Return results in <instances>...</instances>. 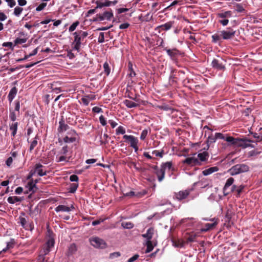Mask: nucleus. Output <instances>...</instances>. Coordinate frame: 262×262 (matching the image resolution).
Masks as SVG:
<instances>
[{
  "label": "nucleus",
  "mask_w": 262,
  "mask_h": 262,
  "mask_svg": "<svg viewBox=\"0 0 262 262\" xmlns=\"http://www.w3.org/2000/svg\"><path fill=\"white\" fill-rule=\"evenodd\" d=\"M14 245L13 240H11L10 242L7 243V247L2 250V252H6L8 249L12 248Z\"/></svg>",
  "instance_id": "8fccbe9b"
},
{
  "label": "nucleus",
  "mask_w": 262,
  "mask_h": 262,
  "mask_svg": "<svg viewBox=\"0 0 262 262\" xmlns=\"http://www.w3.org/2000/svg\"><path fill=\"white\" fill-rule=\"evenodd\" d=\"M77 250V249L76 245L75 244H72L69 246L68 248V250L67 255L68 256L72 255L76 252Z\"/></svg>",
  "instance_id": "bb28decb"
},
{
  "label": "nucleus",
  "mask_w": 262,
  "mask_h": 262,
  "mask_svg": "<svg viewBox=\"0 0 262 262\" xmlns=\"http://www.w3.org/2000/svg\"><path fill=\"white\" fill-rule=\"evenodd\" d=\"M143 244L144 246L147 247V248L145 250L146 253L150 252L154 249L155 246L153 245L152 242L151 241H145Z\"/></svg>",
  "instance_id": "393cba45"
},
{
  "label": "nucleus",
  "mask_w": 262,
  "mask_h": 262,
  "mask_svg": "<svg viewBox=\"0 0 262 262\" xmlns=\"http://www.w3.org/2000/svg\"><path fill=\"white\" fill-rule=\"evenodd\" d=\"M124 104L128 108H134L138 106V104L133 101L126 99L124 101Z\"/></svg>",
  "instance_id": "473e14b6"
},
{
  "label": "nucleus",
  "mask_w": 262,
  "mask_h": 262,
  "mask_svg": "<svg viewBox=\"0 0 262 262\" xmlns=\"http://www.w3.org/2000/svg\"><path fill=\"white\" fill-rule=\"evenodd\" d=\"M216 140V138L215 135L214 136H213L211 133L210 134H209L208 137L207 141H206L207 144V149H208L210 145L212 143L215 142Z\"/></svg>",
  "instance_id": "7c9ffc66"
},
{
  "label": "nucleus",
  "mask_w": 262,
  "mask_h": 262,
  "mask_svg": "<svg viewBox=\"0 0 262 262\" xmlns=\"http://www.w3.org/2000/svg\"><path fill=\"white\" fill-rule=\"evenodd\" d=\"M23 199L20 197L17 196H9L7 201L10 204H14L15 203L21 202Z\"/></svg>",
  "instance_id": "2f4dec72"
},
{
  "label": "nucleus",
  "mask_w": 262,
  "mask_h": 262,
  "mask_svg": "<svg viewBox=\"0 0 262 262\" xmlns=\"http://www.w3.org/2000/svg\"><path fill=\"white\" fill-rule=\"evenodd\" d=\"M121 226L124 229H129L133 228L134 227V225L132 223L130 222H122L121 223Z\"/></svg>",
  "instance_id": "4c0bfd02"
},
{
  "label": "nucleus",
  "mask_w": 262,
  "mask_h": 262,
  "mask_svg": "<svg viewBox=\"0 0 262 262\" xmlns=\"http://www.w3.org/2000/svg\"><path fill=\"white\" fill-rule=\"evenodd\" d=\"M148 133V130L147 129H145L143 130L140 135L141 140H144L146 138Z\"/></svg>",
  "instance_id": "3c124183"
},
{
  "label": "nucleus",
  "mask_w": 262,
  "mask_h": 262,
  "mask_svg": "<svg viewBox=\"0 0 262 262\" xmlns=\"http://www.w3.org/2000/svg\"><path fill=\"white\" fill-rule=\"evenodd\" d=\"M249 170V166L244 163L238 164L233 166L229 170L228 172L231 176H235L242 173L247 172Z\"/></svg>",
  "instance_id": "7ed1b4c3"
},
{
  "label": "nucleus",
  "mask_w": 262,
  "mask_h": 262,
  "mask_svg": "<svg viewBox=\"0 0 262 262\" xmlns=\"http://www.w3.org/2000/svg\"><path fill=\"white\" fill-rule=\"evenodd\" d=\"M218 170L219 168L217 166L211 167L203 170L202 174L204 176H207L213 173V172L217 171Z\"/></svg>",
  "instance_id": "412c9836"
},
{
  "label": "nucleus",
  "mask_w": 262,
  "mask_h": 262,
  "mask_svg": "<svg viewBox=\"0 0 262 262\" xmlns=\"http://www.w3.org/2000/svg\"><path fill=\"white\" fill-rule=\"evenodd\" d=\"M116 133L117 135H123L125 133V129L122 126H119L116 130Z\"/></svg>",
  "instance_id": "37998d69"
},
{
  "label": "nucleus",
  "mask_w": 262,
  "mask_h": 262,
  "mask_svg": "<svg viewBox=\"0 0 262 262\" xmlns=\"http://www.w3.org/2000/svg\"><path fill=\"white\" fill-rule=\"evenodd\" d=\"M48 232L49 234V239L46 243V248L44 251L45 254H47L51 251V248L54 247L55 244V241L52 236V233H50L49 231H48Z\"/></svg>",
  "instance_id": "1a4fd4ad"
},
{
  "label": "nucleus",
  "mask_w": 262,
  "mask_h": 262,
  "mask_svg": "<svg viewBox=\"0 0 262 262\" xmlns=\"http://www.w3.org/2000/svg\"><path fill=\"white\" fill-rule=\"evenodd\" d=\"M92 111L96 113H99L102 112V110L98 106H95L92 108Z\"/></svg>",
  "instance_id": "774afa93"
},
{
  "label": "nucleus",
  "mask_w": 262,
  "mask_h": 262,
  "mask_svg": "<svg viewBox=\"0 0 262 262\" xmlns=\"http://www.w3.org/2000/svg\"><path fill=\"white\" fill-rule=\"evenodd\" d=\"M196 154H194L193 157H188L186 158L184 160L182 161V163L184 164H186L189 166H196V165H200L201 163H200L198 159L195 157Z\"/></svg>",
  "instance_id": "6e6552de"
},
{
  "label": "nucleus",
  "mask_w": 262,
  "mask_h": 262,
  "mask_svg": "<svg viewBox=\"0 0 262 262\" xmlns=\"http://www.w3.org/2000/svg\"><path fill=\"white\" fill-rule=\"evenodd\" d=\"M79 22L78 21H76L73 23L70 27L69 28V32H73L74 31L77 27L79 25Z\"/></svg>",
  "instance_id": "de8ad7c7"
},
{
  "label": "nucleus",
  "mask_w": 262,
  "mask_h": 262,
  "mask_svg": "<svg viewBox=\"0 0 262 262\" xmlns=\"http://www.w3.org/2000/svg\"><path fill=\"white\" fill-rule=\"evenodd\" d=\"M90 241L91 245L94 247L103 248L105 246L104 241L99 237H92Z\"/></svg>",
  "instance_id": "423d86ee"
},
{
  "label": "nucleus",
  "mask_w": 262,
  "mask_h": 262,
  "mask_svg": "<svg viewBox=\"0 0 262 262\" xmlns=\"http://www.w3.org/2000/svg\"><path fill=\"white\" fill-rule=\"evenodd\" d=\"M261 153H262V149L260 147H258L255 149L249 151L248 156V157H256Z\"/></svg>",
  "instance_id": "4be33fe9"
},
{
  "label": "nucleus",
  "mask_w": 262,
  "mask_h": 262,
  "mask_svg": "<svg viewBox=\"0 0 262 262\" xmlns=\"http://www.w3.org/2000/svg\"><path fill=\"white\" fill-rule=\"evenodd\" d=\"M67 136H72V137L74 136V137H75L76 138L77 134H76V132L74 130L70 129V130H69L68 132Z\"/></svg>",
  "instance_id": "e2e57ef3"
},
{
  "label": "nucleus",
  "mask_w": 262,
  "mask_h": 262,
  "mask_svg": "<svg viewBox=\"0 0 262 262\" xmlns=\"http://www.w3.org/2000/svg\"><path fill=\"white\" fill-rule=\"evenodd\" d=\"M26 42L25 38H17L14 40V45H21Z\"/></svg>",
  "instance_id": "79ce46f5"
},
{
  "label": "nucleus",
  "mask_w": 262,
  "mask_h": 262,
  "mask_svg": "<svg viewBox=\"0 0 262 262\" xmlns=\"http://www.w3.org/2000/svg\"><path fill=\"white\" fill-rule=\"evenodd\" d=\"M5 1L7 2L8 5L11 8L13 7L16 4V3L14 0H5Z\"/></svg>",
  "instance_id": "69168bd1"
},
{
  "label": "nucleus",
  "mask_w": 262,
  "mask_h": 262,
  "mask_svg": "<svg viewBox=\"0 0 262 262\" xmlns=\"http://www.w3.org/2000/svg\"><path fill=\"white\" fill-rule=\"evenodd\" d=\"M10 129L12 130V135L14 136L16 134L17 129V123L13 122L10 125Z\"/></svg>",
  "instance_id": "e433bc0d"
},
{
  "label": "nucleus",
  "mask_w": 262,
  "mask_h": 262,
  "mask_svg": "<svg viewBox=\"0 0 262 262\" xmlns=\"http://www.w3.org/2000/svg\"><path fill=\"white\" fill-rule=\"evenodd\" d=\"M192 190L193 189H187L186 190L180 191L177 193H175L174 197L179 201L183 200L187 198Z\"/></svg>",
  "instance_id": "0eeeda50"
},
{
  "label": "nucleus",
  "mask_w": 262,
  "mask_h": 262,
  "mask_svg": "<svg viewBox=\"0 0 262 262\" xmlns=\"http://www.w3.org/2000/svg\"><path fill=\"white\" fill-rule=\"evenodd\" d=\"M139 257V255L138 254H135L132 257L129 258L128 259L127 262H134L135 260H136Z\"/></svg>",
  "instance_id": "0e129e2a"
},
{
  "label": "nucleus",
  "mask_w": 262,
  "mask_h": 262,
  "mask_svg": "<svg viewBox=\"0 0 262 262\" xmlns=\"http://www.w3.org/2000/svg\"><path fill=\"white\" fill-rule=\"evenodd\" d=\"M212 41L214 43H216L220 39V37L219 35L215 34L212 35Z\"/></svg>",
  "instance_id": "4d7b16f0"
},
{
  "label": "nucleus",
  "mask_w": 262,
  "mask_h": 262,
  "mask_svg": "<svg viewBox=\"0 0 262 262\" xmlns=\"http://www.w3.org/2000/svg\"><path fill=\"white\" fill-rule=\"evenodd\" d=\"M161 167L163 168L165 172L166 169L171 170V171H173L174 170V168L172 167V162L171 161L162 163L161 165Z\"/></svg>",
  "instance_id": "a878e982"
},
{
  "label": "nucleus",
  "mask_w": 262,
  "mask_h": 262,
  "mask_svg": "<svg viewBox=\"0 0 262 262\" xmlns=\"http://www.w3.org/2000/svg\"><path fill=\"white\" fill-rule=\"evenodd\" d=\"M235 34V31L231 29H228L221 32V36L224 39L232 38Z\"/></svg>",
  "instance_id": "9b49d317"
},
{
  "label": "nucleus",
  "mask_w": 262,
  "mask_h": 262,
  "mask_svg": "<svg viewBox=\"0 0 262 262\" xmlns=\"http://www.w3.org/2000/svg\"><path fill=\"white\" fill-rule=\"evenodd\" d=\"M234 182V179L232 177H230L227 180L225 185L223 188V193L224 195H227L229 194V191H230L229 189L233 184Z\"/></svg>",
  "instance_id": "4468645a"
},
{
  "label": "nucleus",
  "mask_w": 262,
  "mask_h": 262,
  "mask_svg": "<svg viewBox=\"0 0 262 262\" xmlns=\"http://www.w3.org/2000/svg\"><path fill=\"white\" fill-rule=\"evenodd\" d=\"M226 141L230 143L231 144L246 148L249 147H254V146L251 144L253 142L252 140H248L246 138H234L232 137L229 136L226 138Z\"/></svg>",
  "instance_id": "f257e3e1"
},
{
  "label": "nucleus",
  "mask_w": 262,
  "mask_h": 262,
  "mask_svg": "<svg viewBox=\"0 0 262 262\" xmlns=\"http://www.w3.org/2000/svg\"><path fill=\"white\" fill-rule=\"evenodd\" d=\"M37 174L39 176H43L46 174V170L41 165H36L34 169V175Z\"/></svg>",
  "instance_id": "2eb2a0df"
},
{
  "label": "nucleus",
  "mask_w": 262,
  "mask_h": 262,
  "mask_svg": "<svg viewBox=\"0 0 262 262\" xmlns=\"http://www.w3.org/2000/svg\"><path fill=\"white\" fill-rule=\"evenodd\" d=\"M147 193L146 190H143L141 192H139L136 193L134 191H131L128 193H126L124 194L125 196H136L137 197H142V196L146 194Z\"/></svg>",
  "instance_id": "5701e85b"
},
{
  "label": "nucleus",
  "mask_w": 262,
  "mask_h": 262,
  "mask_svg": "<svg viewBox=\"0 0 262 262\" xmlns=\"http://www.w3.org/2000/svg\"><path fill=\"white\" fill-rule=\"evenodd\" d=\"M153 168L155 170L154 172L158 177V181L159 182L162 181L165 177V173L163 168H162L161 167L159 168L157 166H154Z\"/></svg>",
  "instance_id": "ddd939ff"
},
{
  "label": "nucleus",
  "mask_w": 262,
  "mask_h": 262,
  "mask_svg": "<svg viewBox=\"0 0 262 262\" xmlns=\"http://www.w3.org/2000/svg\"><path fill=\"white\" fill-rule=\"evenodd\" d=\"M78 186V183L72 184L70 187V192L74 193L76 191Z\"/></svg>",
  "instance_id": "864d4df0"
},
{
  "label": "nucleus",
  "mask_w": 262,
  "mask_h": 262,
  "mask_svg": "<svg viewBox=\"0 0 262 262\" xmlns=\"http://www.w3.org/2000/svg\"><path fill=\"white\" fill-rule=\"evenodd\" d=\"M123 138L125 139V142L129 143L130 147L136 144H138L139 140L138 138L134 136L124 135Z\"/></svg>",
  "instance_id": "f8f14e48"
},
{
  "label": "nucleus",
  "mask_w": 262,
  "mask_h": 262,
  "mask_svg": "<svg viewBox=\"0 0 262 262\" xmlns=\"http://www.w3.org/2000/svg\"><path fill=\"white\" fill-rule=\"evenodd\" d=\"M117 3V0H113V1H108L105 0L104 2L97 1L96 2L97 5L96 8H101L103 7H108L111 5H115Z\"/></svg>",
  "instance_id": "9d476101"
},
{
  "label": "nucleus",
  "mask_w": 262,
  "mask_h": 262,
  "mask_svg": "<svg viewBox=\"0 0 262 262\" xmlns=\"http://www.w3.org/2000/svg\"><path fill=\"white\" fill-rule=\"evenodd\" d=\"M73 35L74 37L73 42V49L79 52L81 45V41L88 35V33L86 31L79 30L73 33Z\"/></svg>",
  "instance_id": "f03ea898"
},
{
  "label": "nucleus",
  "mask_w": 262,
  "mask_h": 262,
  "mask_svg": "<svg viewBox=\"0 0 262 262\" xmlns=\"http://www.w3.org/2000/svg\"><path fill=\"white\" fill-rule=\"evenodd\" d=\"M74 207L73 206H71V207H68L65 205H58L57 207H56L55 209V210L56 212H70L72 210V209H73Z\"/></svg>",
  "instance_id": "6ab92c4d"
},
{
  "label": "nucleus",
  "mask_w": 262,
  "mask_h": 262,
  "mask_svg": "<svg viewBox=\"0 0 262 262\" xmlns=\"http://www.w3.org/2000/svg\"><path fill=\"white\" fill-rule=\"evenodd\" d=\"M98 42L99 43H103L104 42V33L101 32L99 34L98 37Z\"/></svg>",
  "instance_id": "bf43d9fd"
},
{
  "label": "nucleus",
  "mask_w": 262,
  "mask_h": 262,
  "mask_svg": "<svg viewBox=\"0 0 262 262\" xmlns=\"http://www.w3.org/2000/svg\"><path fill=\"white\" fill-rule=\"evenodd\" d=\"M22 11H23V8L19 7H16L14 9V14L15 16H18L20 14Z\"/></svg>",
  "instance_id": "603ef678"
},
{
  "label": "nucleus",
  "mask_w": 262,
  "mask_h": 262,
  "mask_svg": "<svg viewBox=\"0 0 262 262\" xmlns=\"http://www.w3.org/2000/svg\"><path fill=\"white\" fill-rule=\"evenodd\" d=\"M203 220L205 221H212V222H213V223L205 224V227L204 228H202L200 230L202 232H207V231L213 229L218 224L219 220L217 219H216V218H212V219L206 218V219H204Z\"/></svg>",
  "instance_id": "20e7f679"
},
{
  "label": "nucleus",
  "mask_w": 262,
  "mask_h": 262,
  "mask_svg": "<svg viewBox=\"0 0 262 262\" xmlns=\"http://www.w3.org/2000/svg\"><path fill=\"white\" fill-rule=\"evenodd\" d=\"M172 245L173 247L176 248H183L186 244L183 239H172L171 240Z\"/></svg>",
  "instance_id": "a211bd4d"
},
{
  "label": "nucleus",
  "mask_w": 262,
  "mask_h": 262,
  "mask_svg": "<svg viewBox=\"0 0 262 262\" xmlns=\"http://www.w3.org/2000/svg\"><path fill=\"white\" fill-rule=\"evenodd\" d=\"M154 229L152 228H149L147 229L146 233L143 234L142 236L145 238V241H151L154 235Z\"/></svg>",
  "instance_id": "aec40b11"
},
{
  "label": "nucleus",
  "mask_w": 262,
  "mask_h": 262,
  "mask_svg": "<svg viewBox=\"0 0 262 262\" xmlns=\"http://www.w3.org/2000/svg\"><path fill=\"white\" fill-rule=\"evenodd\" d=\"M104 72L107 76H108L111 72V69L107 62H104L103 64Z\"/></svg>",
  "instance_id": "a19ab883"
},
{
  "label": "nucleus",
  "mask_w": 262,
  "mask_h": 262,
  "mask_svg": "<svg viewBox=\"0 0 262 262\" xmlns=\"http://www.w3.org/2000/svg\"><path fill=\"white\" fill-rule=\"evenodd\" d=\"M217 16L220 18H230L232 16V12L231 11H227L221 12L217 14Z\"/></svg>",
  "instance_id": "c756f323"
},
{
  "label": "nucleus",
  "mask_w": 262,
  "mask_h": 262,
  "mask_svg": "<svg viewBox=\"0 0 262 262\" xmlns=\"http://www.w3.org/2000/svg\"><path fill=\"white\" fill-rule=\"evenodd\" d=\"M70 180L71 182H77L78 181V177L77 175L72 174L70 177Z\"/></svg>",
  "instance_id": "338daca9"
},
{
  "label": "nucleus",
  "mask_w": 262,
  "mask_h": 262,
  "mask_svg": "<svg viewBox=\"0 0 262 262\" xmlns=\"http://www.w3.org/2000/svg\"><path fill=\"white\" fill-rule=\"evenodd\" d=\"M211 65L213 68L217 70H223L225 69V67L222 63H220L219 60L216 59H214L212 60Z\"/></svg>",
  "instance_id": "b1692460"
},
{
  "label": "nucleus",
  "mask_w": 262,
  "mask_h": 262,
  "mask_svg": "<svg viewBox=\"0 0 262 262\" xmlns=\"http://www.w3.org/2000/svg\"><path fill=\"white\" fill-rule=\"evenodd\" d=\"M215 135L216 140L217 139H220L225 140L226 141V138L227 137L225 138V137L224 136V135L223 134L220 133H215Z\"/></svg>",
  "instance_id": "052dcab7"
},
{
  "label": "nucleus",
  "mask_w": 262,
  "mask_h": 262,
  "mask_svg": "<svg viewBox=\"0 0 262 262\" xmlns=\"http://www.w3.org/2000/svg\"><path fill=\"white\" fill-rule=\"evenodd\" d=\"M68 152V146H64L62 147L61 149L59 151L58 154L61 155L67 156Z\"/></svg>",
  "instance_id": "09e8293b"
},
{
  "label": "nucleus",
  "mask_w": 262,
  "mask_h": 262,
  "mask_svg": "<svg viewBox=\"0 0 262 262\" xmlns=\"http://www.w3.org/2000/svg\"><path fill=\"white\" fill-rule=\"evenodd\" d=\"M209 157V154L207 151H203L199 152L197 155V158L201 163V162H205L207 161Z\"/></svg>",
  "instance_id": "f3484780"
},
{
  "label": "nucleus",
  "mask_w": 262,
  "mask_h": 262,
  "mask_svg": "<svg viewBox=\"0 0 262 262\" xmlns=\"http://www.w3.org/2000/svg\"><path fill=\"white\" fill-rule=\"evenodd\" d=\"M174 24V21H168L163 25H161L158 27V28H162L163 30L165 31H168L173 26Z\"/></svg>",
  "instance_id": "c85d7f7f"
},
{
  "label": "nucleus",
  "mask_w": 262,
  "mask_h": 262,
  "mask_svg": "<svg viewBox=\"0 0 262 262\" xmlns=\"http://www.w3.org/2000/svg\"><path fill=\"white\" fill-rule=\"evenodd\" d=\"M17 90L16 87H13L11 89L8 96V100L10 102H12L13 99L15 98L17 94Z\"/></svg>",
  "instance_id": "cd10ccee"
},
{
  "label": "nucleus",
  "mask_w": 262,
  "mask_h": 262,
  "mask_svg": "<svg viewBox=\"0 0 262 262\" xmlns=\"http://www.w3.org/2000/svg\"><path fill=\"white\" fill-rule=\"evenodd\" d=\"M56 161L57 162H69L70 157H68L67 156L61 155L57 154L56 156Z\"/></svg>",
  "instance_id": "72a5a7b5"
},
{
  "label": "nucleus",
  "mask_w": 262,
  "mask_h": 262,
  "mask_svg": "<svg viewBox=\"0 0 262 262\" xmlns=\"http://www.w3.org/2000/svg\"><path fill=\"white\" fill-rule=\"evenodd\" d=\"M167 54L171 57L173 58L176 55V50L165 49Z\"/></svg>",
  "instance_id": "c03bdc74"
},
{
  "label": "nucleus",
  "mask_w": 262,
  "mask_h": 262,
  "mask_svg": "<svg viewBox=\"0 0 262 262\" xmlns=\"http://www.w3.org/2000/svg\"><path fill=\"white\" fill-rule=\"evenodd\" d=\"M68 128L69 126L67 124H66L63 121H60L59 122V126L58 128L59 132L66 131Z\"/></svg>",
  "instance_id": "f704fd0d"
},
{
  "label": "nucleus",
  "mask_w": 262,
  "mask_h": 262,
  "mask_svg": "<svg viewBox=\"0 0 262 262\" xmlns=\"http://www.w3.org/2000/svg\"><path fill=\"white\" fill-rule=\"evenodd\" d=\"M46 6H47V3L43 2L36 7V10L37 11H40L43 10L46 7Z\"/></svg>",
  "instance_id": "5fc2aeb1"
},
{
  "label": "nucleus",
  "mask_w": 262,
  "mask_h": 262,
  "mask_svg": "<svg viewBox=\"0 0 262 262\" xmlns=\"http://www.w3.org/2000/svg\"><path fill=\"white\" fill-rule=\"evenodd\" d=\"M76 140V138L74 136H66L63 138V141L66 143H70L75 142Z\"/></svg>",
  "instance_id": "c9c22d12"
},
{
  "label": "nucleus",
  "mask_w": 262,
  "mask_h": 262,
  "mask_svg": "<svg viewBox=\"0 0 262 262\" xmlns=\"http://www.w3.org/2000/svg\"><path fill=\"white\" fill-rule=\"evenodd\" d=\"M102 14L104 18L106 19V20H111L112 17L113 16V13L112 12L106 11L104 12Z\"/></svg>",
  "instance_id": "a18cd8bd"
},
{
  "label": "nucleus",
  "mask_w": 262,
  "mask_h": 262,
  "mask_svg": "<svg viewBox=\"0 0 262 262\" xmlns=\"http://www.w3.org/2000/svg\"><path fill=\"white\" fill-rule=\"evenodd\" d=\"M20 222L21 226L24 228H25L26 229H30V230H32V227L31 226H30L29 227H28V225L27 224V221L25 218H23V217L21 218Z\"/></svg>",
  "instance_id": "ea45409f"
},
{
  "label": "nucleus",
  "mask_w": 262,
  "mask_h": 262,
  "mask_svg": "<svg viewBox=\"0 0 262 262\" xmlns=\"http://www.w3.org/2000/svg\"><path fill=\"white\" fill-rule=\"evenodd\" d=\"M159 108L161 110L165 111H172L173 109L170 107L168 105L163 104L159 106Z\"/></svg>",
  "instance_id": "49530a36"
},
{
  "label": "nucleus",
  "mask_w": 262,
  "mask_h": 262,
  "mask_svg": "<svg viewBox=\"0 0 262 262\" xmlns=\"http://www.w3.org/2000/svg\"><path fill=\"white\" fill-rule=\"evenodd\" d=\"M99 121L102 126H105L106 125V121L103 115H101L99 117Z\"/></svg>",
  "instance_id": "13d9d810"
},
{
  "label": "nucleus",
  "mask_w": 262,
  "mask_h": 262,
  "mask_svg": "<svg viewBox=\"0 0 262 262\" xmlns=\"http://www.w3.org/2000/svg\"><path fill=\"white\" fill-rule=\"evenodd\" d=\"M128 70L129 71L128 74L130 78L134 77L136 76V73L133 69V64L130 62L128 63Z\"/></svg>",
  "instance_id": "58836bf2"
},
{
  "label": "nucleus",
  "mask_w": 262,
  "mask_h": 262,
  "mask_svg": "<svg viewBox=\"0 0 262 262\" xmlns=\"http://www.w3.org/2000/svg\"><path fill=\"white\" fill-rule=\"evenodd\" d=\"M152 155H155L156 157L162 158L163 157V151H159L158 150H154L152 152Z\"/></svg>",
  "instance_id": "680f3d73"
},
{
  "label": "nucleus",
  "mask_w": 262,
  "mask_h": 262,
  "mask_svg": "<svg viewBox=\"0 0 262 262\" xmlns=\"http://www.w3.org/2000/svg\"><path fill=\"white\" fill-rule=\"evenodd\" d=\"M195 222V219L194 218H185L181 221V224H185L187 227L194 226Z\"/></svg>",
  "instance_id": "dca6fc26"
},
{
  "label": "nucleus",
  "mask_w": 262,
  "mask_h": 262,
  "mask_svg": "<svg viewBox=\"0 0 262 262\" xmlns=\"http://www.w3.org/2000/svg\"><path fill=\"white\" fill-rule=\"evenodd\" d=\"M81 101L85 106L88 105L90 102L85 96H84L81 98Z\"/></svg>",
  "instance_id": "6e6d98bb"
},
{
  "label": "nucleus",
  "mask_w": 262,
  "mask_h": 262,
  "mask_svg": "<svg viewBox=\"0 0 262 262\" xmlns=\"http://www.w3.org/2000/svg\"><path fill=\"white\" fill-rule=\"evenodd\" d=\"M33 189V181L32 180H30L27 184L25 186V188L21 187H17L15 190V193L17 194H21L23 191L24 193H28L29 192L31 191Z\"/></svg>",
  "instance_id": "39448f33"
}]
</instances>
